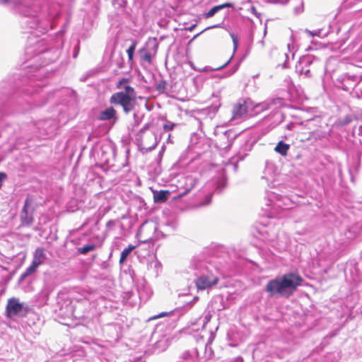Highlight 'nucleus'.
I'll return each instance as SVG.
<instances>
[{
  "label": "nucleus",
  "instance_id": "f257e3e1",
  "mask_svg": "<svg viewBox=\"0 0 362 362\" xmlns=\"http://www.w3.org/2000/svg\"><path fill=\"white\" fill-rule=\"evenodd\" d=\"M302 279L293 273L278 276L268 281L265 291L271 297H289L301 284Z\"/></svg>",
  "mask_w": 362,
  "mask_h": 362
},
{
  "label": "nucleus",
  "instance_id": "f03ea898",
  "mask_svg": "<svg viewBox=\"0 0 362 362\" xmlns=\"http://www.w3.org/2000/svg\"><path fill=\"white\" fill-rule=\"evenodd\" d=\"M23 14L28 18L26 23L29 28L47 30L50 20L47 6L41 7L38 4H34L31 7H26Z\"/></svg>",
  "mask_w": 362,
  "mask_h": 362
},
{
  "label": "nucleus",
  "instance_id": "7ed1b4c3",
  "mask_svg": "<svg viewBox=\"0 0 362 362\" xmlns=\"http://www.w3.org/2000/svg\"><path fill=\"white\" fill-rule=\"evenodd\" d=\"M136 98V92L134 88L129 86H124V90L114 93L110 102L114 105H119L123 107L126 113L129 112L133 109V101Z\"/></svg>",
  "mask_w": 362,
  "mask_h": 362
},
{
  "label": "nucleus",
  "instance_id": "20e7f679",
  "mask_svg": "<svg viewBox=\"0 0 362 362\" xmlns=\"http://www.w3.org/2000/svg\"><path fill=\"white\" fill-rule=\"evenodd\" d=\"M28 311V307L19 299L12 298L8 300L6 305L7 316L10 318L24 317Z\"/></svg>",
  "mask_w": 362,
  "mask_h": 362
},
{
  "label": "nucleus",
  "instance_id": "39448f33",
  "mask_svg": "<svg viewBox=\"0 0 362 362\" xmlns=\"http://www.w3.org/2000/svg\"><path fill=\"white\" fill-rule=\"evenodd\" d=\"M31 204L32 199L30 197H27L20 214L21 224L23 226H30L33 222L32 212H29V208L30 207Z\"/></svg>",
  "mask_w": 362,
  "mask_h": 362
},
{
  "label": "nucleus",
  "instance_id": "423d86ee",
  "mask_svg": "<svg viewBox=\"0 0 362 362\" xmlns=\"http://www.w3.org/2000/svg\"><path fill=\"white\" fill-rule=\"evenodd\" d=\"M247 114V107L244 100H238L233 107L232 119H240L244 118Z\"/></svg>",
  "mask_w": 362,
  "mask_h": 362
},
{
  "label": "nucleus",
  "instance_id": "0eeeda50",
  "mask_svg": "<svg viewBox=\"0 0 362 362\" xmlns=\"http://www.w3.org/2000/svg\"><path fill=\"white\" fill-rule=\"evenodd\" d=\"M218 279L214 276H202L196 281L198 289L204 290L217 284Z\"/></svg>",
  "mask_w": 362,
  "mask_h": 362
},
{
  "label": "nucleus",
  "instance_id": "6e6552de",
  "mask_svg": "<svg viewBox=\"0 0 362 362\" xmlns=\"http://www.w3.org/2000/svg\"><path fill=\"white\" fill-rule=\"evenodd\" d=\"M46 259L47 255L45 250L42 247H37L33 253L32 262L39 267L45 262Z\"/></svg>",
  "mask_w": 362,
  "mask_h": 362
},
{
  "label": "nucleus",
  "instance_id": "1a4fd4ad",
  "mask_svg": "<svg viewBox=\"0 0 362 362\" xmlns=\"http://www.w3.org/2000/svg\"><path fill=\"white\" fill-rule=\"evenodd\" d=\"M361 76H347L343 79V89L348 90L351 86H355L360 81H361Z\"/></svg>",
  "mask_w": 362,
  "mask_h": 362
},
{
  "label": "nucleus",
  "instance_id": "9d476101",
  "mask_svg": "<svg viewBox=\"0 0 362 362\" xmlns=\"http://www.w3.org/2000/svg\"><path fill=\"white\" fill-rule=\"evenodd\" d=\"M153 201L156 203H163L167 201L170 192L168 190L153 191Z\"/></svg>",
  "mask_w": 362,
  "mask_h": 362
},
{
  "label": "nucleus",
  "instance_id": "9b49d317",
  "mask_svg": "<svg viewBox=\"0 0 362 362\" xmlns=\"http://www.w3.org/2000/svg\"><path fill=\"white\" fill-rule=\"evenodd\" d=\"M304 62H299L298 64L296 66V70L299 73L300 75H304L307 78H310L311 76L310 71L309 69L310 62H305V65H303Z\"/></svg>",
  "mask_w": 362,
  "mask_h": 362
},
{
  "label": "nucleus",
  "instance_id": "f8f14e48",
  "mask_svg": "<svg viewBox=\"0 0 362 362\" xmlns=\"http://www.w3.org/2000/svg\"><path fill=\"white\" fill-rule=\"evenodd\" d=\"M148 269L152 271L156 276H158L161 272L162 265L157 259H154L148 264Z\"/></svg>",
  "mask_w": 362,
  "mask_h": 362
},
{
  "label": "nucleus",
  "instance_id": "ddd939ff",
  "mask_svg": "<svg viewBox=\"0 0 362 362\" xmlns=\"http://www.w3.org/2000/svg\"><path fill=\"white\" fill-rule=\"evenodd\" d=\"M116 112L112 107H108L100 112L99 119L100 120H109L115 117Z\"/></svg>",
  "mask_w": 362,
  "mask_h": 362
},
{
  "label": "nucleus",
  "instance_id": "4468645a",
  "mask_svg": "<svg viewBox=\"0 0 362 362\" xmlns=\"http://www.w3.org/2000/svg\"><path fill=\"white\" fill-rule=\"evenodd\" d=\"M231 6H232V4L230 3H226V4H223L221 5L216 6L213 7L212 8H211L207 13H206L204 14V16L206 18H211V17L214 16L219 11H221L225 8H228V7H231Z\"/></svg>",
  "mask_w": 362,
  "mask_h": 362
},
{
  "label": "nucleus",
  "instance_id": "2eb2a0df",
  "mask_svg": "<svg viewBox=\"0 0 362 362\" xmlns=\"http://www.w3.org/2000/svg\"><path fill=\"white\" fill-rule=\"evenodd\" d=\"M196 177L193 176H187L185 178V190L184 192H182V196L187 193H188L192 188L194 187V186L196 184Z\"/></svg>",
  "mask_w": 362,
  "mask_h": 362
},
{
  "label": "nucleus",
  "instance_id": "dca6fc26",
  "mask_svg": "<svg viewBox=\"0 0 362 362\" xmlns=\"http://www.w3.org/2000/svg\"><path fill=\"white\" fill-rule=\"evenodd\" d=\"M289 145L284 143L283 141H279L276 146L274 150L277 153H280L282 156H286L289 149Z\"/></svg>",
  "mask_w": 362,
  "mask_h": 362
},
{
  "label": "nucleus",
  "instance_id": "f3484780",
  "mask_svg": "<svg viewBox=\"0 0 362 362\" xmlns=\"http://www.w3.org/2000/svg\"><path fill=\"white\" fill-rule=\"evenodd\" d=\"M38 268V266L35 264L33 262L26 269L24 273H23L21 276V280H23L28 276H30L32 274L35 273Z\"/></svg>",
  "mask_w": 362,
  "mask_h": 362
},
{
  "label": "nucleus",
  "instance_id": "a211bd4d",
  "mask_svg": "<svg viewBox=\"0 0 362 362\" xmlns=\"http://www.w3.org/2000/svg\"><path fill=\"white\" fill-rule=\"evenodd\" d=\"M135 247H136V246L129 245L127 248L123 250V251L121 253V256H120V259H119L120 264L123 263L126 260V259L127 258L129 255L132 252V251L133 250L135 249Z\"/></svg>",
  "mask_w": 362,
  "mask_h": 362
},
{
  "label": "nucleus",
  "instance_id": "6ab92c4d",
  "mask_svg": "<svg viewBox=\"0 0 362 362\" xmlns=\"http://www.w3.org/2000/svg\"><path fill=\"white\" fill-rule=\"evenodd\" d=\"M0 4L16 8L21 5L22 0H0Z\"/></svg>",
  "mask_w": 362,
  "mask_h": 362
},
{
  "label": "nucleus",
  "instance_id": "aec40b11",
  "mask_svg": "<svg viewBox=\"0 0 362 362\" xmlns=\"http://www.w3.org/2000/svg\"><path fill=\"white\" fill-rule=\"evenodd\" d=\"M136 47V42H133L132 43V45H130V47L127 50V53L128 54V58H129V61L133 59V56H134V53Z\"/></svg>",
  "mask_w": 362,
  "mask_h": 362
},
{
  "label": "nucleus",
  "instance_id": "412c9836",
  "mask_svg": "<svg viewBox=\"0 0 362 362\" xmlns=\"http://www.w3.org/2000/svg\"><path fill=\"white\" fill-rule=\"evenodd\" d=\"M94 249H95L94 245H84L83 247L81 248V252L82 254H86L88 252L93 250Z\"/></svg>",
  "mask_w": 362,
  "mask_h": 362
},
{
  "label": "nucleus",
  "instance_id": "4be33fe9",
  "mask_svg": "<svg viewBox=\"0 0 362 362\" xmlns=\"http://www.w3.org/2000/svg\"><path fill=\"white\" fill-rule=\"evenodd\" d=\"M175 126H177L176 124L168 121L164 124L163 129L165 131L168 132L173 129Z\"/></svg>",
  "mask_w": 362,
  "mask_h": 362
},
{
  "label": "nucleus",
  "instance_id": "5701e85b",
  "mask_svg": "<svg viewBox=\"0 0 362 362\" xmlns=\"http://www.w3.org/2000/svg\"><path fill=\"white\" fill-rule=\"evenodd\" d=\"M291 42L288 43L287 48L289 52H292V57H294V52H293L294 47H293V35L291 36Z\"/></svg>",
  "mask_w": 362,
  "mask_h": 362
},
{
  "label": "nucleus",
  "instance_id": "b1692460",
  "mask_svg": "<svg viewBox=\"0 0 362 362\" xmlns=\"http://www.w3.org/2000/svg\"><path fill=\"white\" fill-rule=\"evenodd\" d=\"M230 37L233 40L234 51H235L238 45V37L234 33H230Z\"/></svg>",
  "mask_w": 362,
  "mask_h": 362
},
{
  "label": "nucleus",
  "instance_id": "393cba45",
  "mask_svg": "<svg viewBox=\"0 0 362 362\" xmlns=\"http://www.w3.org/2000/svg\"><path fill=\"white\" fill-rule=\"evenodd\" d=\"M127 82H128V79H127V78H122V79H121V80L117 83V88H122V87H123V86H124V87L125 86H127Z\"/></svg>",
  "mask_w": 362,
  "mask_h": 362
},
{
  "label": "nucleus",
  "instance_id": "a878e982",
  "mask_svg": "<svg viewBox=\"0 0 362 362\" xmlns=\"http://www.w3.org/2000/svg\"><path fill=\"white\" fill-rule=\"evenodd\" d=\"M7 175L4 173H0V188L2 186L4 181L6 179Z\"/></svg>",
  "mask_w": 362,
  "mask_h": 362
},
{
  "label": "nucleus",
  "instance_id": "bb28decb",
  "mask_svg": "<svg viewBox=\"0 0 362 362\" xmlns=\"http://www.w3.org/2000/svg\"><path fill=\"white\" fill-rule=\"evenodd\" d=\"M211 196H212V195H211V194H210L207 195V196L206 197L205 202H203V203H201V204H199V206H204V205H206V204H209V203H210V202H211Z\"/></svg>",
  "mask_w": 362,
  "mask_h": 362
},
{
  "label": "nucleus",
  "instance_id": "cd10ccee",
  "mask_svg": "<svg viewBox=\"0 0 362 362\" xmlns=\"http://www.w3.org/2000/svg\"><path fill=\"white\" fill-rule=\"evenodd\" d=\"M156 89L159 91V92H163L164 90H165V84L163 83H160L159 84L157 85V87H156Z\"/></svg>",
  "mask_w": 362,
  "mask_h": 362
},
{
  "label": "nucleus",
  "instance_id": "c85d7f7f",
  "mask_svg": "<svg viewBox=\"0 0 362 362\" xmlns=\"http://www.w3.org/2000/svg\"><path fill=\"white\" fill-rule=\"evenodd\" d=\"M305 32L311 37H313V36H318L319 34H320V31H316V32H312L310 30H306Z\"/></svg>",
  "mask_w": 362,
  "mask_h": 362
},
{
  "label": "nucleus",
  "instance_id": "c756f323",
  "mask_svg": "<svg viewBox=\"0 0 362 362\" xmlns=\"http://www.w3.org/2000/svg\"><path fill=\"white\" fill-rule=\"evenodd\" d=\"M356 94L357 98H362V87L356 90Z\"/></svg>",
  "mask_w": 362,
  "mask_h": 362
},
{
  "label": "nucleus",
  "instance_id": "7c9ffc66",
  "mask_svg": "<svg viewBox=\"0 0 362 362\" xmlns=\"http://www.w3.org/2000/svg\"><path fill=\"white\" fill-rule=\"evenodd\" d=\"M151 54H146L144 55V59H145L146 61H147V62H151Z\"/></svg>",
  "mask_w": 362,
  "mask_h": 362
},
{
  "label": "nucleus",
  "instance_id": "2f4dec72",
  "mask_svg": "<svg viewBox=\"0 0 362 362\" xmlns=\"http://www.w3.org/2000/svg\"><path fill=\"white\" fill-rule=\"evenodd\" d=\"M166 315V313H160L159 315L156 316V317H154L153 318L154 319H156V318H158V317H163V316H165Z\"/></svg>",
  "mask_w": 362,
  "mask_h": 362
},
{
  "label": "nucleus",
  "instance_id": "473e14b6",
  "mask_svg": "<svg viewBox=\"0 0 362 362\" xmlns=\"http://www.w3.org/2000/svg\"><path fill=\"white\" fill-rule=\"evenodd\" d=\"M151 42H153L154 45L156 46V39H153Z\"/></svg>",
  "mask_w": 362,
  "mask_h": 362
},
{
  "label": "nucleus",
  "instance_id": "72a5a7b5",
  "mask_svg": "<svg viewBox=\"0 0 362 362\" xmlns=\"http://www.w3.org/2000/svg\"><path fill=\"white\" fill-rule=\"evenodd\" d=\"M197 298H197V296H194V297L193 298V300H194V301H195V300H197Z\"/></svg>",
  "mask_w": 362,
  "mask_h": 362
},
{
  "label": "nucleus",
  "instance_id": "f704fd0d",
  "mask_svg": "<svg viewBox=\"0 0 362 362\" xmlns=\"http://www.w3.org/2000/svg\"><path fill=\"white\" fill-rule=\"evenodd\" d=\"M252 10L253 13H255V8L254 7L252 8Z\"/></svg>",
  "mask_w": 362,
  "mask_h": 362
},
{
  "label": "nucleus",
  "instance_id": "c9c22d12",
  "mask_svg": "<svg viewBox=\"0 0 362 362\" xmlns=\"http://www.w3.org/2000/svg\"><path fill=\"white\" fill-rule=\"evenodd\" d=\"M194 26H195V25H194L191 26V27L189 28V30H192Z\"/></svg>",
  "mask_w": 362,
  "mask_h": 362
},
{
  "label": "nucleus",
  "instance_id": "e433bc0d",
  "mask_svg": "<svg viewBox=\"0 0 362 362\" xmlns=\"http://www.w3.org/2000/svg\"><path fill=\"white\" fill-rule=\"evenodd\" d=\"M191 303H192V301L186 302V304H187V305H188L191 304Z\"/></svg>",
  "mask_w": 362,
  "mask_h": 362
},
{
  "label": "nucleus",
  "instance_id": "4c0bfd02",
  "mask_svg": "<svg viewBox=\"0 0 362 362\" xmlns=\"http://www.w3.org/2000/svg\"><path fill=\"white\" fill-rule=\"evenodd\" d=\"M285 57H286V59L288 58V54L286 53L285 54Z\"/></svg>",
  "mask_w": 362,
  "mask_h": 362
}]
</instances>
